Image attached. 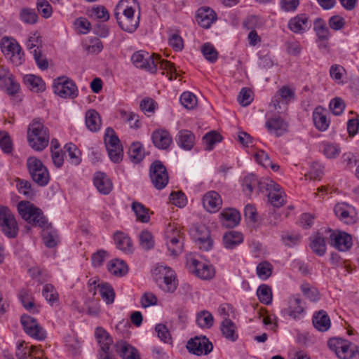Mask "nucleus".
<instances>
[{
	"instance_id": "1",
	"label": "nucleus",
	"mask_w": 359,
	"mask_h": 359,
	"mask_svg": "<svg viewBox=\"0 0 359 359\" xmlns=\"http://www.w3.org/2000/svg\"><path fill=\"white\" fill-rule=\"evenodd\" d=\"M18 210L20 215L29 224L42 229V238L46 247L54 248L57 245V231L48 222L40 208L29 201H21L18 205Z\"/></svg>"
},
{
	"instance_id": "2",
	"label": "nucleus",
	"mask_w": 359,
	"mask_h": 359,
	"mask_svg": "<svg viewBox=\"0 0 359 359\" xmlns=\"http://www.w3.org/2000/svg\"><path fill=\"white\" fill-rule=\"evenodd\" d=\"M137 7L135 0H121L114 9V16L119 27L127 32H135L139 26L140 13L135 15Z\"/></svg>"
},
{
	"instance_id": "3",
	"label": "nucleus",
	"mask_w": 359,
	"mask_h": 359,
	"mask_svg": "<svg viewBox=\"0 0 359 359\" xmlns=\"http://www.w3.org/2000/svg\"><path fill=\"white\" fill-rule=\"evenodd\" d=\"M130 60L137 68L144 69L152 74L156 72L158 65H159L160 69L166 70L171 74L176 72L174 64L161 59L157 55H150L147 51L138 50L133 53Z\"/></svg>"
},
{
	"instance_id": "4",
	"label": "nucleus",
	"mask_w": 359,
	"mask_h": 359,
	"mask_svg": "<svg viewBox=\"0 0 359 359\" xmlns=\"http://www.w3.org/2000/svg\"><path fill=\"white\" fill-rule=\"evenodd\" d=\"M27 139L30 147L33 149L42 151L48 146L49 142L48 128L40 119H34L28 128Z\"/></svg>"
},
{
	"instance_id": "5",
	"label": "nucleus",
	"mask_w": 359,
	"mask_h": 359,
	"mask_svg": "<svg viewBox=\"0 0 359 359\" xmlns=\"http://www.w3.org/2000/svg\"><path fill=\"white\" fill-rule=\"evenodd\" d=\"M27 167L32 180L39 186L44 187L48 184L50 175L46 167L41 160L34 156H30L27 161Z\"/></svg>"
},
{
	"instance_id": "6",
	"label": "nucleus",
	"mask_w": 359,
	"mask_h": 359,
	"mask_svg": "<svg viewBox=\"0 0 359 359\" xmlns=\"http://www.w3.org/2000/svg\"><path fill=\"white\" fill-rule=\"evenodd\" d=\"M0 46L5 57L14 65L19 66L23 62L24 53L14 39L5 36L1 39Z\"/></svg>"
},
{
	"instance_id": "7",
	"label": "nucleus",
	"mask_w": 359,
	"mask_h": 359,
	"mask_svg": "<svg viewBox=\"0 0 359 359\" xmlns=\"http://www.w3.org/2000/svg\"><path fill=\"white\" fill-rule=\"evenodd\" d=\"M166 245L170 255L177 257L183 251L184 238L175 224H168L165 232Z\"/></svg>"
},
{
	"instance_id": "8",
	"label": "nucleus",
	"mask_w": 359,
	"mask_h": 359,
	"mask_svg": "<svg viewBox=\"0 0 359 359\" xmlns=\"http://www.w3.org/2000/svg\"><path fill=\"white\" fill-rule=\"evenodd\" d=\"M53 91L62 98L74 99L79 95L78 88L75 82L67 76H59L54 79Z\"/></svg>"
},
{
	"instance_id": "9",
	"label": "nucleus",
	"mask_w": 359,
	"mask_h": 359,
	"mask_svg": "<svg viewBox=\"0 0 359 359\" xmlns=\"http://www.w3.org/2000/svg\"><path fill=\"white\" fill-rule=\"evenodd\" d=\"M0 226L8 238L17 237L19 231L17 221L10 209L5 206L0 207Z\"/></svg>"
},
{
	"instance_id": "10",
	"label": "nucleus",
	"mask_w": 359,
	"mask_h": 359,
	"mask_svg": "<svg viewBox=\"0 0 359 359\" xmlns=\"http://www.w3.org/2000/svg\"><path fill=\"white\" fill-rule=\"evenodd\" d=\"M104 143L110 159L114 163H118L123 158V149L120 140L111 128H107L104 135Z\"/></svg>"
},
{
	"instance_id": "11",
	"label": "nucleus",
	"mask_w": 359,
	"mask_h": 359,
	"mask_svg": "<svg viewBox=\"0 0 359 359\" xmlns=\"http://www.w3.org/2000/svg\"><path fill=\"white\" fill-rule=\"evenodd\" d=\"M149 176L152 184L158 190L164 189L169 181L167 169L160 161H155L151 164Z\"/></svg>"
},
{
	"instance_id": "12",
	"label": "nucleus",
	"mask_w": 359,
	"mask_h": 359,
	"mask_svg": "<svg viewBox=\"0 0 359 359\" xmlns=\"http://www.w3.org/2000/svg\"><path fill=\"white\" fill-rule=\"evenodd\" d=\"M294 97V90L287 86H283L273 96L270 105L278 113H280L282 111L286 110L287 105L292 102Z\"/></svg>"
},
{
	"instance_id": "13",
	"label": "nucleus",
	"mask_w": 359,
	"mask_h": 359,
	"mask_svg": "<svg viewBox=\"0 0 359 359\" xmlns=\"http://www.w3.org/2000/svg\"><path fill=\"white\" fill-rule=\"evenodd\" d=\"M325 233L330 239V244L339 251L346 252L353 245L352 236L346 232L327 229Z\"/></svg>"
},
{
	"instance_id": "14",
	"label": "nucleus",
	"mask_w": 359,
	"mask_h": 359,
	"mask_svg": "<svg viewBox=\"0 0 359 359\" xmlns=\"http://www.w3.org/2000/svg\"><path fill=\"white\" fill-rule=\"evenodd\" d=\"M20 322L25 332L32 338L40 341L46 338V331L34 318L24 314L21 316Z\"/></svg>"
},
{
	"instance_id": "15",
	"label": "nucleus",
	"mask_w": 359,
	"mask_h": 359,
	"mask_svg": "<svg viewBox=\"0 0 359 359\" xmlns=\"http://www.w3.org/2000/svg\"><path fill=\"white\" fill-rule=\"evenodd\" d=\"M187 265L189 271L201 279L210 280L215 276V269L211 264L190 258L187 260Z\"/></svg>"
},
{
	"instance_id": "16",
	"label": "nucleus",
	"mask_w": 359,
	"mask_h": 359,
	"mask_svg": "<svg viewBox=\"0 0 359 359\" xmlns=\"http://www.w3.org/2000/svg\"><path fill=\"white\" fill-rule=\"evenodd\" d=\"M189 352L196 355H208L213 348L212 343L205 336L190 339L187 344Z\"/></svg>"
},
{
	"instance_id": "17",
	"label": "nucleus",
	"mask_w": 359,
	"mask_h": 359,
	"mask_svg": "<svg viewBox=\"0 0 359 359\" xmlns=\"http://www.w3.org/2000/svg\"><path fill=\"white\" fill-rule=\"evenodd\" d=\"M304 304L297 295L292 296L289 299L288 307L283 310L285 315H287L294 320L300 319L304 313Z\"/></svg>"
},
{
	"instance_id": "18",
	"label": "nucleus",
	"mask_w": 359,
	"mask_h": 359,
	"mask_svg": "<svg viewBox=\"0 0 359 359\" xmlns=\"http://www.w3.org/2000/svg\"><path fill=\"white\" fill-rule=\"evenodd\" d=\"M217 19L216 13L209 7L203 6L197 11L196 20L198 24L205 29L210 28Z\"/></svg>"
},
{
	"instance_id": "19",
	"label": "nucleus",
	"mask_w": 359,
	"mask_h": 359,
	"mask_svg": "<svg viewBox=\"0 0 359 359\" xmlns=\"http://www.w3.org/2000/svg\"><path fill=\"white\" fill-rule=\"evenodd\" d=\"M203 205L210 212H217L222 206V199L219 194L215 191L207 192L203 197Z\"/></svg>"
},
{
	"instance_id": "20",
	"label": "nucleus",
	"mask_w": 359,
	"mask_h": 359,
	"mask_svg": "<svg viewBox=\"0 0 359 359\" xmlns=\"http://www.w3.org/2000/svg\"><path fill=\"white\" fill-rule=\"evenodd\" d=\"M93 184L97 191L102 194L107 195L112 190L113 184L111 180L102 172H97L95 173Z\"/></svg>"
},
{
	"instance_id": "21",
	"label": "nucleus",
	"mask_w": 359,
	"mask_h": 359,
	"mask_svg": "<svg viewBox=\"0 0 359 359\" xmlns=\"http://www.w3.org/2000/svg\"><path fill=\"white\" fill-rule=\"evenodd\" d=\"M265 125L269 132L276 137L282 136L287 130V123L279 116L268 119Z\"/></svg>"
},
{
	"instance_id": "22",
	"label": "nucleus",
	"mask_w": 359,
	"mask_h": 359,
	"mask_svg": "<svg viewBox=\"0 0 359 359\" xmlns=\"http://www.w3.org/2000/svg\"><path fill=\"white\" fill-rule=\"evenodd\" d=\"M153 144L160 149H166L172 142L170 133L165 130H157L151 135Z\"/></svg>"
},
{
	"instance_id": "23",
	"label": "nucleus",
	"mask_w": 359,
	"mask_h": 359,
	"mask_svg": "<svg viewBox=\"0 0 359 359\" xmlns=\"http://www.w3.org/2000/svg\"><path fill=\"white\" fill-rule=\"evenodd\" d=\"M175 141L177 144L186 151L191 150L195 144L194 134L188 130H181L178 132Z\"/></svg>"
},
{
	"instance_id": "24",
	"label": "nucleus",
	"mask_w": 359,
	"mask_h": 359,
	"mask_svg": "<svg viewBox=\"0 0 359 359\" xmlns=\"http://www.w3.org/2000/svg\"><path fill=\"white\" fill-rule=\"evenodd\" d=\"M268 198L271 205L276 208L283 206L285 203V193L278 184L272 181H271V190L269 192Z\"/></svg>"
},
{
	"instance_id": "25",
	"label": "nucleus",
	"mask_w": 359,
	"mask_h": 359,
	"mask_svg": "<svg viewBox=\"0 0 359 359\" xmlns=\"http://www.w3.org/2000/svg\"><path fill=\"white\" fill-rule=\"evenodd\" d=\"M220 215L222 225L227 228L235 227L241 219L239 212L233 208L224 209Z\"/></svg>"
},
{
	"instance_id": "26",
	"label": "nucleus",
	"mask_w": 359,
	"mask_h": 359,
	"mask_svg": "<svg viewBox=\"0 0 359 359\" xmlns=\"http://www.w3.org/2000/svg\"><path fill=\"white\" fill-rule=\"evenodd\" d=\"M116 351L123 359H140L136 348L123 341H117Z\"/></svg>"
},
{
	"instance_id": "27",
	"label": "nucleus",
	"mask_w": 359,
	"mask_h": 359,
	"mask_svg": "<svg viewBox=\"0 0 359 359\" xmlns=\"http://www.w3.org/2000/svg\"><path fill=\"white\" fill-rule=\"evenodd\" d=\"M313 119L316 127L320 131H325L330 126L327 117V111L322 107H318L313 112Z\"/></svg>"
},
{
	"instance_id": "28",
	"label": "nucleus",
	"mask_w": 359,
	"mask_h": 359,
	"mask_svg": "<svg viewBox=\"0 0 359 359\" xmlns=\"http://www.w3.org/2000/svg\"><path fill=\"white\" fill-rule=\"evenodd\" d=\"M352 210L351 207L345 203L337 204L334 209L336 216L346 224H353L355 222Z\"/></svg>"
},
{
	"instance_id": "29",
	"label": "nucleus",
	"mask_w": 359,
	"mask_h": 359,
	"mask_svg": "<svg viewBox=\"0 0 359 359\" xmlns=\"http://www.w3.org/2000/svg\"><path fill=\"white\" fill-rule=\"evenodd\" d=\"M308 20L306 15H298L289 20V29L294 33H302L309 28Z\"/></svg>"
},
{
	"instance_id": "30",
	"label": "nucleus",
	"mask_w": 359,
	"mask_h": 359,
	"mask_svg": "<svg viewBox=\"0 0 359 359\" xmlns=\"http://www.w3.org/2000/svg\"><path fill=\"white\" fill-rule=\"evenodd\" d=\"M242 191L245 195L250 196L254 192L257 191L259 186V179L253 174H248L243 177L241 181Z\"/></svg>"
},
{
	"instance_id": "31",
	"label": "nucleus",
	"mask_w": 359,
	"mask_h": 359,
	"mask_svg": "<svg viewBox=\"0 0 359 359\" xmlns=\"http://www.w3.org/2000/svg\"><path fill=\"white\" fill-rule=\"evenodd\" d=\"M196 232V240L199 248L205 251L210 250L212 247L213 242L210 238L208 229L205 226H202L198 229Z\"/></svg>"
},
{
	"instance_id": "32",
	"label": "nucleus",
	"mask_w": 359,
	"mask_h": 359,
	"mask_svg": "<svg viewBox=\"0 0 359 359\" xmlns=\"http://www.w3.org/2000/svg\"><path fill=\"white\" fill-rule=\"evenodd\" d=\"M313 324L315 328L320 332H326L330 327V319L325 311H319L313 316Z\"/></svg>"
},
{
	"instance_id": "33",
	"label": "nucleus",
	"mask_w": 359,
	"mask_h": 359,
	"mask_svg": "<svg viewBox=\"0 0 359 359\" xmlns=\"http://www.w3.org/2000/svg\"><path fill=\"white\" fill-rule=\"evenodd\" d=\"M114 242L118 249L125 253H131L133 251V243L130 238L122 232L114 234Z\"/></svg>"
},
{
	"instance_id": "34",
	"label": "nucleus",
	"mask_w": 359,
	"mask_h": 359,
	"mask_svg": "<svg viewBox=\"0 0 359 359\" xmlns=\"http://www.w3.org/2000/svg\"><path fill=\"white\" fill-rule=\"evenodd\" d=\"M95 336L100 347V351H107L110 349L113 340L107 330L102 327H97L95 331Z\"/></svg>"
},
{
	"instance_id": "35",
	"label": "nucleus",
	"mask_w": 359,
	"mask_h": 359,
	"mask_svg": "<svg viewBox=\"0 0 359 359\" xmlns=\"http://www.w3.org/2000/svg\"><path fill=\"white\" fill-rule=\"evenodd\" d=\"M310 247L312 251L318 256H323L326 252L325 238L320 232L310 238Z\"/></svg>"
},
{
	"instance_id": "36",
	"label": "nucleus",
	"mask_w": 359,
	"mask_h": 359,
	"mask_svg": "<svg viewBox=\"0 0 359 359\" xmlns=\"http://www.w3.org/2000/svg\"><path fill=\"white\" fill-rule=\"evenodd\" d=\"M243 241V234L238 231H229L223 236V244L226 248L233 249Z\"/></svg>"
},
{
	"instance_id": "37",
	"label": "nucleus",
	"mask_w": 359,
	"mask_h": 359,
	"mask_svg": "<svg viewBox=\"0 0 359 359\" xmlns=\"http://www.w3.org/2000/svg\"><path fill=\"white\" fill-rule=\"evenodd\" d=\"M236 330V325L227 317H225L221 325V331L223 336L228 340L235 341L238 338Z\"/></svg>"
},
{
	"instance_id": "38",
	"label": "nucleus",
	"mask_w": 359,
	"mask_h": 359,
	"mask_svg": "<svg viewBox=\"0 0 359 359\" xmlns=\"http://www.w3.org/2000/svg\"><path fill=\"white\" fill-rule=\"evenodd\" d=\"M86 125L90 131L96 132L100 130L101 119L97 111L95 109H89L86 111Z\"/></svg>"
},
{
	"instance_id": "39",
	"label": "nucleus",
	"mask_w": 359,
	"mask_h": 359,
	"mask_svg": "<svg viewBox=\"0 0 359 359\" xmlns=\"http://www.w3.org/2000/svg\"><path fill=\"white\" fill-rule=\"evenodd\" d=\"M23 80L27 87L34 92H42L45 90V83L39 76L29 74L25 76Z\"/></svg>"
},
{
	"instance_id": "40",
	"label": "nucleus",
	"mask_w": 359,
	"mask_h": 359,
	"mask_svg": "<svg viewBox=\"0 0 359 359\" xmlns=\"http://www.w3.org/2000/svg\"><path fill=\"white\" fill-rule=\"evenodd\" d=\"M108 270L116 276H123L128 271V266L126 263L121 259H113L108 264Z\"/></svg>"
},
{
	"instance_id": "41",
	"label": "nucleus",
	"mask_w": 359,
	"mask_h": 359,
	"mask_svg": "<svg viewBox=\"0 0 359 359\" xmlns=\"http://www.w3.org/2000/svg\"><path fill=\"white\" fill-rule=\"evenodd\" d=\"M313 30L319 41H327L330 38V31L322 18H316L313 22Z\"/></svg>"
},
{
	"instance_id": "42",
	"label": "nucleus",
	"mask_w": 359,
	"mask_h": 359,
	"mask_svg": "<svg viewBox=\"0 0 359 359\" xmlns=\"http://www.w3.org/2000/svg\"><path fill=\"white\" fill-rule=\"evenodd\" d=\"M131 207L138 222L142 223H148L149 222V210L143 204L139 202H133Z\"/></svg>"
},
{
	"instance_id": "43",
	"label": "nucleus",
	"mask_w": 359,
	"mask_h": 359,
	"mask_svg": "<svg viewBox=\"0 0 359 359\" xmlns=\"http://www.w3.org/2000/svg\"><path fill=\"white\" fill-rule=\"evenodd\" d=\"M97 289L102 298L107 304L114 302L115 292L111 285L107 283H99L97 284Z\"/></svg>"
},
{
	"instance_id": "44",
	"label": "nucleus",
	"mask_w": 359,
	"mask_h": 359,
	"mask_svg": "<svg viewBox=\"0 0 359 359\" xmlns=\"http://www.w3.org/2000/svg\"><path fill=\"white\" fill-rule=\"evenodd\" d=\"M128 156L134 163H140L144 157V151L140 142H133L128 150Z\"/></svg>"
},
{
	"instance_id": "45",
	"label": "nucleus",
	"mask_w": 359,
	"mask_h": 359,
	"mask_svg": "<svg viewBox=\"0 0 359 359\" xmlns=\"http://www.w3.org/2000/svg\"><path fill=\"white\" fill-rule=\"evenodd\" d=\"M38 350L39 349H36L35 346H29L24 344H20L18 346L15 355L18 359H33Z\"/></svg>"
},
{
	"instance_id": "46",
	"label": "nucleus",
	"mask_w": 359,
	"mask_h": 359,
	"mask_svg": "<svg viewBox=\"0 0 359 359\" xmlns=\"http://www.w3.org/2000/svg\"><path fill=\"white\" fill-rule=\"evenodd\" d=\"M90 18L97 19L101 22H107L109 19V13L107 8L101 5L94 6L88 11Z\"/></svg>"
},
{
	"instance_id": "47",
	"label": "nucleus",
	"mask_w": 359,
	"mask_h": 359,
	"mask_svg": "<svg viewBox=\"0 0 359 359\" xmlns=\"http://www.w3.org/2000/svg\"><path fill=\"white\" fill-rule=\"evenodd\" d=\"M42 295L50 305H53L59 299L58 293L55 287L51 284H46L43 286Z\"/></svg>"
},
{
	"instance_id": "48",
	"label": "nucleus",
	"mask_w": 359,
	"mask_h": 359,
	"mask_svg": "<svg viewBox=\"0 0 359 359\" xmlns=\"http://www.w3.org/2000/svg\"><path fill=\"white\" fill-rule=\"evenodd\" d=\"M20 18L24 23L33 25L37 22L39 17L34 9L23 8L20 12Z\"/></svg>"
},
{
	"instance_id": "49",
	"label": "nucleus",
	"mask_w": 359,
	"mask_h": 359,
	"mask_svg": "<svg viewBox=\"0 0 359 359\" xmlns=\"http://www.w3.org/2000/svg\"><path fill=\"white\" fill-rule=\"evenodd\" d=\"M65 149L68 154L72 164L77 165L81 163V151L75 144L67 143L65 146Z\"/></svg>"
},
{
	"instance_id": "50",
	"label": "nucleus",
	"mask_w": 359,
	"mask_h": 359,
	"mask_svg": "<svg viewBox=\"0 0 359 359\" xmlns=\"http://www.w3.org/2000/svg\"><path fill=\"white\" fill-rule=\"evenodd\" d=\"M222 136L216 131L208 133L203 138V142L206 150H212L215 144L222 141Z\"/></svg>"
},
{
	"instance_id": "51",
	"label": "nucleus",
	"mask_w": 359,
	"mask_h": 359,
	"mask_svg": "<svg viewBox=\"0 0 359 359\" xmlns=\"http://www.w3.org/2000/svg\"><path fill=\"white\" fill-rule=\"evenodd\" d=\"M139 242L141 248L145 250H151L154 246L152 234L147 230L142 231L139 235Z\"/></svg>"
},
{
	"instance_id": "52",
	"label": "nucleus",
	"mask_w": 359,
	"mask_h": 359,
	"mask_svg": "<svg viewBox=\"0 0 359 359\" xmlns=\"http://www.w3.org/2000/svg\"><path fill=\"white\" fill-rule=\"evenodd\" d=\"M324 175V168L319 163L315 162L311 164L310 170L305 174L306 180H320Z\"/></svg>"
},
{
	"instance_id": "53",
	"label": "nucleus",
	"mask_w": 359,
	"mask_h": 359,
	"mask_svg": "<svg viewBox=\"0 0 359 359\" xmlns=\"http://www.w3.org/2000/svg\"><path fill=\"white\" fill-rule=\"evenodd\" d=\"M196 323L200 327L210 328L213 324V316L208 311H203L198 313Z\"/></svg>"
},
{
	"instance_id": "54",
	"label": "nucleus",
	"mask_w": 359,
	"mask_h": 359,
	"mask_svg": "<svg viewBox=\"0 0 359 359\" xmlns=\"http://www.w3.org/2000/svg\"><path fill=\"white\" fill-rule=\"evenodd\" d=\"M273 266L266 261L260 262L256 268L257 276L263 280L268 279L271 276Z\"/></svg>"
},
{
	"instance_id": "55",
	"label": "nucleus",
	"mask_w": 359,
	"mask_h": 359,
	"mask_svg": "<svg viewBox=\"0 0 359 359\" xmlns=\"http://www.w3.org/2000/svg\"><path fill=\"white\" fill-rule=\"evenodd\" d=\"M257 294L259 301L264 304H270L272 302V292L269 286L261 285L257 290Z\"/></svg>"
},
{
	"instance_id": "56",
	"label": "nucleus",
	"mask_w": 359,
	"mask_h": 359,
	"mask_svg": "<svg viewBox=\"0 0 359 359\" xmlns=\"http://www.w3.org/2000/svg\"><path fill=\"white\" fill-rule=\"evenodd\" d=\"M181 104L188 109H194L197 104L196 97L191 92H184L180 96Z\"/></svg>"
},
{
	"instance_id": "57",
	"label": "nucleus",
	"mask_w": 359,
	"mask_h": 359,
	"mask_svg": "<svg viewBox=\"0 0 359 359\" xmlns=\"http://www.w3.org/2000/svg\"><path fill=\"white\" fill-rule=\"evenodd\" d=\"M322 149L323 154L328 158H335L341 151L340 147L337 144L332 143H323Z\"/></svg>"
},
{
	"instance_id": "58",
	"label": "nucleus",
	"mask_w": 359,
	"mask_h": 359,
	"mask_svg": "<svg viewBox=\"0 0 359 359\" xmlns=\"http://www.w3.org/2000/svg\"><path fill=\"white\" fill-rule=\"evenodd\" d=\"M201 50L205 58L210 62L213 63L217 60L218 53L210 43H205Z\"/></svg>"
},
{
	"instance_id": "59",
	"label": "nucleus",
	"mask_w": 359,
	"mask_h": 359,
	"mask_svg": "<svg viewBox=\"0 0 359 359\" xmlns=\"http://www.w3.org/2000/svg\"><path fill=\"white\" fill-rule=\"evenodd\" d=\"M36 8L43 18H48L51 16L53 13L52 6L47 0H38Z\"/></svg>"
},
{
	"instance_id": "60",
	"label": "nucleus",
	"mask_w": 359,
	"mask_h": 359,
	"mask_svg": "<svg viewBox=\"0 0 359 359\" xmlns=\"http://www.w3.org/2000/svg\"><path fill=\"white\" fill-rule=\"evenodd\" d=\"M0 148L6 154H10L12 151V142L8 133L6 132L0 133Z\"/></svg>"
},
{
	"instance_id": "61",
	"label": "nucleus",
	"mask_w": 359,
	"mask_h": 359,
	"mask_svg": "<svg viewBox=\"0 0 359 359\" xmlns=\"http://www.w3.org/2000/svg\"><path fill=\"white\" fill-rule=\"evenodd\" d=\"M159 285L165 292H173L177 288V283L175 278L163 277L161 278Z\"/></svg>"
},
{
	"instance_id": "62",
	"label": "nucleus",
	"mask_w": 359,
	"mask_h": 359,
	"mask_svg": "<svg viewBox=\"0 0 359 359\" xmlns=\"http://www.w3.org/2000/svg\"><path fill=\"white\" fill-rule=\"evenodd\" d=\"M302 292L311 301H316L319 299V292L315 287H311L308 283H304L301 285Z\"/></svg>"
},
{
	"instance_id": "63",
	"label": "nucleus",
	"mask_w": 359,
	"mask_h": 359,
	"mask_svg": "<svg viewBox=\"0 0 359 359\" xmlns=\"http://www.w3.org/2000/svg\"><path fill=\"white\" fill-rule=\"evenodd\" d=\"M74 26L80 34H87L91 27L90 22L86 18H79L74 22Z\"/></svg>"
},
{
	"instance_id": "64",
	"label": "nucleus",
	"mask_w": 359,
	"mask_h": 359,
	"mask_svg": "<svg viewBox=\"0 0 359 359\" xmlns=\"http://www.w3.org/2000/svg\"><path fill=\"white\" fill-rule=\"evenodd\" d=\"M353 350L350 348V345L347 341L342 342L337 351V355L341 359H350L353 355Z\"/></svg>"
}]
</instances>
